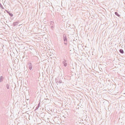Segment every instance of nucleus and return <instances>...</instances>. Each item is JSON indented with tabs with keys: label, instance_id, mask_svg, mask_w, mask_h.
<instances>
[{
	"label": "nucleus",
	"instance_id": "f03ea898",
	"mask_svg": "<svg viewBox=\"0 0 125 125\" xmlns=\"http://www.w3.org/2000/svg\"><path fill=\"white\" fill-rule=\"evenodd\" d=\"M56 83H62V80L60 79H55Z\"/></svg>",
	"mask_w": 125,
	"mask_h": 125
},
{
	"label": "nucleus",
	"instance_id": "f3484780",
	"mask_svg": "<svg viewBox=\"0 0 125 125\" xmlns=\"http://www.w3.org/2000/svg\"><path fill=\"white\" fill-rule=\"evenodd\" d=\"M44 114H45V113H41V115H44Z\"/></svg>",
	"mask_w": 125,
	"mask_h": 125
},
{
	"label": "nucleus",
	"instance_id": "7ed1b4c3",
	"mask_svg": "<svg viewBox=\"0 0 125 125\" xmlns=\"http://www.w3.org/2000/svg\"><path fill=\"white\" fill-rule=\"evenodd\" d=\"M64 60L62 61V63L63 64V65L65 67H66L67 66V64L66 62H67V61L65 59H64Z\"/></svg>",
	"mask_w": 125,
	"mask_h": 125
},
{
	"label": "nucleus",
	"instance_id": "6ab92c4d",
	"mask_svg": "<svg viewBox=\"0 0 125 125\" xmlns=\"http://www.w3.org/2000/svg\"><path fill=\"white\" fill-rule=\"evenodd\" d=\"M47 99H45H45H46V100H47Z\"/></svg>",
	"mask_w": 125,
	"mask_h": 125
},
{
	"label": "nucleus",
	"instance_id": "f257e3e1",
	"mask_svg": "<svg viewBox=\"0 0 125 125\" xmlns=\"http://www.w3.org/2000/svg\"><path fill=\"white\" fill-rule=\"evenodd\" d=\"M63 41L64 42V43L65 45H67V39L66 36V35L64 34L63 35Z\"/></svg>",
	"mask_w": 125,
	"mask_h": 125
},
{
	"label": "nucleus",
	"instance_id": "0eeeda50",
	"mask_svg": "<svg viewBox=\"0 0 125 125\" xmlns=\"http://www.w3.org/2000/svg\"><path fill=\"white\" fill-rule=\"evenodd\" d=\"M9 15L11 17H12L13 16V14L11 13H10V11L9 12V13H8Z\"/></svg>",
	"mask_w": 125,
	"mask_h": 125
},
{
	"label": "nucleus",
	"instance_id": "9d476101",
	"mask_svg": "<svg viewBox=\"0 0 125 125\" xmlns=\"http://www.w3.org/2000/svg\"><path fill=\"white\" fill-rule=\"evenodd\" d=\"M40 103H39L38 104V105H37V106L36 108V109H37L38 108H39V107H40Z\"/></svg>",
	"mask_w": 125,
	"mask_h": 125
},
{
	"label": "nucleus",
	"instance_id": "4468645a",
	"mask_svg": "<svg viewBox=\"0 0 125 125\" xmlns=\"http://www.w3.org/2000/svg\"><path fill=\"white\" fill-rule=\"evenodd\" d=\"M5 10L8 13H9V12H10V11H8V10Z\"/></svg>",
	"mask_w": 125,
	"mask_h": 125
},
{
	"label": "nucleus",
	"instance_id": "dca6fc26",
	"mask_svg": "<svg viewBox=\"0 0 125 125\" xmlns=\"http://www.w3.org/2000/svg\"><path fill=\"white\" fill-rule=\"evenodd\" d=\"M109 79H108V78L106 80V81L107 82V81H109Z\"/></svg>",
	"mask_w": 125,
	"mask_h": 125
},
{
	"label": "nucleus",
	"instance_id": "9b49d317",
	"mask_svg": "<svg viewBox=\"0 0 125 125\" xmlns=\"http://www.w3.org/2000/svg\"><path fill=\"white\" fill-rule=\"evenodd\" d=\"M0 7L1 8V9H4V8L3 7L2 5L0 3Z\"/></svg>",
	"mask_w": 125,
	"mask_h": 125
},
{
	"label": "nucleus",
	"instance_id": "f8f14e48",
	"mask_svg": "<svg viewBox=\"0 0 125 125\" xmlns=\"http://www.w3.org/2000/svg\"><path fill=\"white\" fill-rule=\"evenodd\" d=\"M6 87L7 88V89H9V85L8 84H7L6 85Z\"/></svg>",
	"mask_w": 125,
	"mask_h": 125
},
{
	"label": "nucleus",
	"instance_id": "20e7f679",
	"mask_svg": "<svg viewBox=\"0 0 125 125\" xmlns=\"http://www.w3.org/2000/svg\"><path fill=\"white\" fill-rule=\"evenodd\" d=\"M19 22V21L13 22V25L14 26H16L18 24Z\"/></svg>",
	"mask_w": 125,
	"mask_h": 125
},
{
	"label": "nucleus",
	"instance_id": "6e6552de",
	"mask_svg": "<svg viewBox=\"0 0 125 125\" xmlns=\"http://www.w3.org/2000/svg\"><path fill=\"white\" fill-rule=\"evenodd\" d=\"M54 23V22L52 21H51V27L52 28L53 27V24Z\"/></svg>",
	"mask_w": 125,
	"mask_h": 125
},
{
	"label": "nucleus",
	"instance_id": "39448f33",
	"mask_svg": "<svg viewBox=\"0 0 125 125\" xmlns=\"http://www.w3.org/2000/svg\"><path fill=\"white\" fill-rule=\"evenodd\" d=\"M119 51L121 53L123 54L124 53V51L122 49H120Z\"/></svg>",
	"mask_w": 125,
	"mask_h": 125
},
{
	"label": "nucleus",
	"instance_id": "423d86ee",
	"mask_svg": "<svg viewBox=\"0 0 125 125\" xmlns=\"http://www.w3.org/2000/svg\"><path fill=\"white\" fill-rule=\"evenodd\" d=\"M115 14L117 15V16L118 17H120V15H119V14H118L117 13V12H115Z\"/></svg>",
	"mask_w": 125,
	"mask_h": 125
},
{
	"label": "nucleus",
	"instance_id": "ddd939ff",
	"mask_svg": "<svg viewBox=\"0 0 125 125\" xmlns=\"http://www.w3.org/2000/svg\"><path fill=\"white\" fill-rule=\"evenodd\" d=\"M28 64L29 65H32V63L31 62H30L29 63H28Z\"/></svg>",
	"mask_w": 125,
	"mask_h": 125
},
{
	"label": "nucleus",
	"instance_id": "a211bd4d",
	"mask_svg": "<svg viewBox=\"0 0 125 125\" xmlns=\"http://www.w3.org/2000/svg\"><path fill=\"white\" fill-rule=\"evenodd\" d=\"M0 78H3V77L2 76H0Z\"/></svg>",
	"mask_w": 125,
	"mask_h": 125
},
{
	"label": "nucleus",
	"instance_id": "2eb2a0df",
	"mask_svg": "<svg viewBox=\"0 0 125 125\" xmlns=\"http://www.w3.org/2000/svg\"><path fill=\"white\" fill-rule=\"evenodd\" d=\"M3 81V79H0V82H1Z\"/></svg>",
	"mask_w": 125,
	"mask_h": 125
},
{
	"label": "nucleus",
	"instance_id": "1a4fd4ad",
	"mask_svg": "<svg viewBox=\"0 0 125 125\" xmlns=\"http://www.w3.org/2000/svg\"><path fill=\"white\" fill-rule=\"evenodd\" d=\"M32 65H29V68L30 70H31L32 69Z\"/></svg>",
	"mask_w": 125,
	"mask_h": 125
}]
</instances>
